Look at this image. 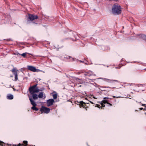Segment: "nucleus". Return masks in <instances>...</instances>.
I'll list each match as a JSON object with an SVG mask.
<instances>
[{
    "label": "nucleus",
    "mask_w": 146,
    "mask_h": 146,
    "mask_svg": "<svg viewBox=\"0 0 146 146\" xmlns=\"http://www.w3.org/2000/svg\"><path fill=\"white\" fill-rule=\"evenodd\" d=\"M100 104H101V105L102 106H101V107H105V105H104L102 103H101Z\"/></svg>",
    "instance_id": "19"
},
{
    "label": "nucleus",
    "mask_w": 146,
    "mask_h": 146,
    "mask_svg": "<svg viewBox=\"0 0 146 146\" xmlns=\"http://www.w3.org/2000/svg\"><path fill=\"white\" fill-rule=\"evenodd\" d=\"M142 105L143 106H145V107L146 106V104H142Z\"/></svg>",
    "instance_id": "26"
},
{
    "label": "nucleus",
    "mask_w": 146,
    "mask_h": 146,
    "mask_svg": "<svg viewBox=\"0 0 146 146\" xmlns=\"http://www.w3.org/2000/svg\"><path fill=\"white\" fill-rule=\"evenodd\" d=\"M23 143L24 144H26L25 146H26V145H27V141H23Z\"/></svg>",
    "instance_id": "18"
},
{
    "label": "nucleus",
    "mask_w": 146,
    "mask_h": 146,
    "mask_svg": "<svg viewBox=\"0 0 146 146\" xmlns=\"http://www.w3.org/2000/svg\"><path fill=\"white\" fill-rule=\"evenodd\" d=\"M43 94L42 92H40L39 94H38V97L39 98H42L43 97Z\"/></svg>",
    "instance_id": "12"
},
{
    "label": "nucleus",
    "mask_w": 146,
    "mask_h": 146,
    "mask_svg": "<svg viewBox=\"0 0 146 146\" xmlns=\"http://www.w3.org/2000/svg\"><path fill=\"white\" fill-rule=\"evenodd\" d=\"M28 96L29 97V100L31 102V104L33 106H36V104L35 101L33 100L31 96L29 94L28 95Z\"/></svg>",
    "instance_id": "8"
},
{
    "label": "nucleus",
    "mask_w": 146,
    "mask_h": 146,
    "mask_svg": "<svg viewBox=\"0 0 146 146\" xmlns=\"http://www.w3.org/2000/svg\"><path fill=\"white\" fill-rule=\"evenodd\" d=\"M108 101L107 100H102V101H101V103H102L103 104H106V103H107V104H108Z\"/></svg>",
    "instance_id": "14"
},
{
    "label": "nucleus",
    "mask_w": 146,
    "mask_h": 146,
    "mask_svg": "<svg viewBox=\"0 0 146 146\" xmlns=\"http://www.w3.org/2000/svg\"><path fill=\"white\" fill-rule=\"evenodd\" d=\"M94 98H95V99H96V98H95V97H94Z\"/></svg>",
    "instance_id": "32"
},
{
    "label": "nucleus",
    "mask_w": 146,
    "mask_h": 146,
    "mask_svg": "<svg viewBox=\"0 0 146 146\" xmlns=\"http://www.w3.org/2000/svg\"><path fill=\"white\" fill-rule=\"evenodd\" d=\"M54 101L52 99H50L47 100L46 102L47 106L49 107L53 104Z\"/></svg>",
    "instance_id": "6"
},
{
    "label": "nucleus",
    "mask_w": 146,
    "mask_h": 146,
    "mask_svg": "<svg viewBox=\"0 0 146 146\" xmlns=\"http://www.w3.org/2000/svg\"><path fill=\"white\" fill-rule=\"evenodd\" d=\"M121 12V6L117 4H115L113 6L112 12L115 15L120 14Z\"/></svg>",
    "instance_id": "2"
},
{
    "label": "nucleus",
    "mask_w": 146,
    "mask_h": 146,
    "mask_svg": "<svg viewBox=\"0 0 146 146\" xmlns=\"http://www.w3.org/2000/svg\"><path fill=\"white\" fill-rule=\"evenodd\" d=\"M91 73H92L91 72H89L86 73L85 74V75L86 76H91L92 75V74H91Z\"/></svg>",
    "instance_id": "13"
},
{
    "label": "nucleus",
    "mask_w": 146,
    "mask_h": 146,
    "mask_svg": "<svg viewBox=\"0 0 146 146\" xmlns=\"http://www.w3.org/2000/svg\"><path fill=\"white\" fill-rule=\"evenodd\" d=\"M108 99V97H105L104 98V99L105 100H107V99Z\"/></svg>",
    "instance_id": "24"
},
{
    "label": "nucleus",
    "mask_w": 146,
    "mask_h": 146,
    "mask_svg": "<svg viewBox=\"0 0 146 146\" xmlns=\"http://www.w3.org/2000/svg\"><path fill=\"white\" fill-rule=\"evenodd\" d=\"M80 104H79V107L80 108H81L82 107L83 108H86V104L82 101H81L80 102Z\"/></svg>",
    "instance_id": "9"
},
{
    "label": "nucleus",
    "mask_w": 146,
    "mask_h": 146,
    "mask_svg": "<svg viewBox=\"0 0 146 146\" xmlns=\"http://www.w3.org/2000/svg\"><path fill=\"white\" fill-rule=\"evenodd\" d=\"M14 54H15V55H17L18 56H19L21 55L20 54H19L18 53H14Z\"/></svg>",
    "instance_id": "22"
},
{
    "label": "nucleus",
    "mask_w": 146,
    "mask_h": 146,
    "mask_svg": "<svg viewBox=\"0 0 146 146\" xmlns=\"http://www.w3.org/2000/svg\"><path fill=\"white\" fill-rule=\"evenodd\" d=\"M144 110H146V109L145 108L144 109Z\"/></svg>",
    "instance_id": "31"
},
{
    "label": "nucleus",
    "mask_w": 146,
    "mask_h": 146,
    "mask_svg": "<svg viewBox=\"0 0 146 146\" xmlns=\"http://www.w3.org/2000/svg\"><path fill=\"white\" fill-rule=\"evenodd\" d=\"M139 109H140V110H141L143 109V108H139Z\"/></svg>",
    "instance_id": "25"
},
{
    "label": "nucleus",
    "mask_w": 146,
    "mask_h": 146,
    "mask_svg": "<svg viewBox=\"0 0 146 146\" xmlns=\"http://www.w3.org/2000/svg\"><path fill=\"white\" fill-rule=\"evenodd\" d=\"M3 142L0 141V145H1L2 146H3Z\"/></svg>",
    "instance_id": "21"
},
{
    "label": "nucleus",
    "mask_w": 146,
    "mask_h": 146,
    "mask_svg": "<svg viewBox=\"0 0 146 146\" xmlns=\"http://www.w3.org/2000/svg\"><path fill=\"white\" fill-rule=\"evenodd\" d=\"M40 111L41 113H42L44 112L45 113H47L49 112L50 111V109L49 108L42 106L40 109Z\"/></svg>",
    "instance_id": "4"
},
{
    "label": "nucleus",
    "mask_w": 146,
    "mask_h": 146,
    "mask_svg": "<svg viewBox=\"0 0 146 146\" xmlns=\"http://www.w3.org/2000/svg\"><path fill=\"white\" fill-rule=\"evenodd\" d=\"M18 71V70H17L15 68H13L12 70V72L13 73V74L15 76V81L17 80L18 79V75L17 73V71Z\"/></svg>",
    "instance_id": "5"
},
{
    "label": "nucleus",
    "mask_w": 146,
    "mask_h": 146,
    "mask_svg": "<svg viewBox=\"0 0 146 146\" xmlns=\"http://www.w3.org/2000/svg\"><path fill=\"white\" fill-rule=\"evenodd\" d=\"M114 81H116V82H117V80H114Z\"/></svg>",
    "instance_id": "30"
},
{
    "label": "nucleus",
    "mask_w": 146,
    "mask_h": 146,
    "mask_svg": "<svg viewBox=\"0 0 146 146\" xmlns=\"http://www.w3.org/2000/svg\"><path fill=\"white\" fill-rule=\"evenodd\" d=\"M75 104H77L78 105H79V104H80V102H78V101H76L75 102Z\"/></svg>",
    "instance_id": "20"
},
{
    "label": "nucleus",
    "mask_w": 146,
    "mask_h": 146,
    "mask_svg": "<svg viewBox=\"0 0 146 146\" xmlns=\"http://www.w3.org/2000/svg\"><path fill=\"white\" fill-rule=\"evenodd\" d=\"M145 114L146 115V112L145 113Z\"/></svg>",
    "instance_id": "33"
},
{
    "label": "nucleus",
    "mask_w": 146,
    "mask_h": 146,
    "mask_svg": "<svg viewBox=\"0 0 146 146\" xmlns=\"http://www.w3.org/2000/svg\"><path fill=\"white\" fill-rule=\"evenodd\" d=\"M22 144H20H20H19V145H18V146H22Z\"/></svg>",
    "instance_id": "27"
},
{
    "label": "nucleus",
    "mask_w": 146,
    "mask_h": 146,
    "mask_svg": "<svg viewBox=\"0 0 146 146\" xmlns=\"http://www.w3.org/2000/svg\"><path fill=\"white\" fill-rule=\"evenodd\" d=\"M28 69L30 70L33 72H38L39 70L36 69L35 67L32 66H28Z\"/></svg>",
    "instance_id": "7"
},
{
    "label": "nucleus",
    "mask_w": 146,
    "mask_h": 146,
    "mask_svg": "<svg viewBox=\"0 0 146 146\" xmlns=\"http://www.w3.org/2000/svg\"><path fill=\"white\" fill-rule=\"evenodd\" d=\"M54 99H56L57 98V94H54L52 95Z\"/></svg>",
    "instance_id": "16"
},
{
    "label": "nucleus",
    "mask_w": 146,
    "mask_h": 146,
    "mask_svg": "<svg viewBox=\"0 0 146 146\" xmlns=\"http://www.w3.org/2000/svg\"><path fill=\"white\" fill-rule=\"evenodd\" d=\"M108 104H109L110 106H111L112 105L111 104L109 103H108Z\"/></svg>",
    "instance_id": "28"
},
{
    "label": "nucleus",
    "mask_w": 146,
    "mask_h": 146,
    "mask_svg": "<svg viewBox=\"0 0 146 146\" xmlns=\"http://www.w3.org/2000/svg\"><path fill=\"white\" fill-rule=\"evenodd\" d=\"M139 36L142 39L146 41V35L143 34H141L139 35Z\"/></svg>",
    "instance_id": "10"
},
{
    "label": "nucleus",
    "mask_w": 146,
    "mask_h": 146,
    "mask_svg": "<svg viewBox=\"0 0 146 146\" xmlns=\"http://www.w3.org/2000/svg\"><path fill=\"white\" fill-rule=\"evenodd\" d=\"M91 102L92 104H93V102Z\"/></svg>",
    "instance_id": "29"
},
{
    "label": "nucleus",
    "mask_w": 146,
    "mask_h": 146,
    "mask_svg": "<svg viewBox=\"0 0 146 146\" xmlns=\"http://www.w3.org/2000/svg\"><path fill=\"white\" fill-rule=\"evenodd\" d=\"M37 85L36 84L30 87L29 90L31 94L32 95L33 99L34 100H37L38 98L37 95L35 94V93H37L39 91L38 89L36 88Z\"/></svg>",
    "instance_id": "1"
},
{
    "label": "nucleus",
    "mask_w": 146,
    "mask_h": 146,
    "mask_svg": "<svg viewBox=\"0 0 146 146\" xmlns=\"http://www.w3.org/2000/svg\"><path fill=\"white\" fill-rule=\"evenodd\" d=\"M7 98L9 99L12 100L13 98V96L11 95H9L7 96Z\"/></svg>",
    "instance_id": "11"
},
{
    "label": "nucleus",
    "mask_w": 146,
    "mask_h": 146,
    "mask_svg": "<svg viewBox=\"0 0 146 146\" xmlns=\"http://www.w3.org/2000/svg\"><path fill=\"white\" fill-rule=\"evenodd\" d=\"M38 18V17L33 14H29L27 20L28 21H36Z\"/></svg>",
    "instance_id": "3"
},
{
    "label": "nucleus",
    "mask_w": 146,
    "mask_h": 146,
    "mask_svg": "<svg viewBox=\"0 0 146 146\" xmlns=\"http://www.w3.org/2000/svg\"><path fill=\"white\" fill-rule=\"evenodd\" d=\"M27 54V53L26 52L22 54L21 55L22 56H23L24 57H25L26 54Z\"/></svg>",
    "instance_id": "17"
},
{
    "label": "nucleus",
    "mask_w": 146,
    "mask_h": 146,
    "mask_svg": "<svg viewBox=\"0 0 146 146\" xmlns=\"http://www.w3.org/2000/svg\"><path fill=\"white\" fill-rule=\"evenodd\" d=\"M35 106H33L32 107L31 109L37 111L38 110V109L36 108Z\"/></svg>",
    "instance_id": "15"
},
{
    "label": "nucleus",
    "mask_w": 146,
    "mask_h": 146,
    "mask_svg": "<svg viewBox=\"0 0 146 146\" xmlns=\"http://www.w3.org/2000/svg\"><path fill=\"white\" fill-rule=\"evenodd\" d=\"M97 107L99 108H100L101 107V106L99 105H97Z\"/></svg>",
    "instance_id": "23"
}]
</instances>
